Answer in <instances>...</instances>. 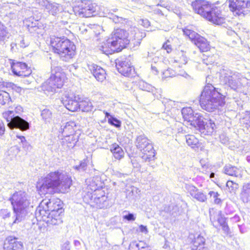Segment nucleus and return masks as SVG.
<instances>
[{"label":"nucleus","mask_w":250,"mask_h":250,"mask_svg":"<svg viewBox=\"0 0 250 250\" xmlns=\"http://www.w3.org/2000/svg\"><path fill=\"white\" fill-rule=\"evenodd\" d=\"M11 98L9 93L4 90H0V104L4 105L9 103Z\"/></svg>","instance_id":"nucleus-33"},{"label":"nucleus","mask_w":250,"mask_h":250,"mask_svg":"<svg viewBox=\"0 0 250 250\" xmlns=\"http://www.w3.org/2000/svg\"><path fill=\"white\" fill-rule=\"evenodd\" d=\"M41 115L43 118L46 119L47 118L50 117L51 113L49 111V110H43L42 111Z\"/></svg>","instance_id":"nucleus-49"},{"label":"nucleus","mask_w":250,"mask_h":250,"mask_svg":"<svg viewBox=\"0 0 250 250\" xmlns=\"http://www.w3.org/2000/svg\"><path fill=\"white\" fill-rule=\"evenodd\" d=\"M192 196L198 201L202 202H205L207 199L206 195L198 189H196L195 193L192 194Z\"/></svg>","instance_id":"nucleus-37"},{"label":"nucleus","mask_w":250,"mask_h":250,"mask_svg":"<svg viewBox=\"0 0 250 250\" xmlns=\"http://www.w3.org/2000/svg\"><path fill=\"white\" fill-rule=\"evenodd\" d=\"M242 194L244 196H246L250 194V183H247L243 186Z\"/></svg>","instance_id":"nucleus-46"},{"label":"nucleus","mask_w":250,"mask_h":250,"mask_svg":"<svg viewBox=\"0 0 250 250\" xmlns=\"http://www.w3.org/2000/svg\"><path fill=\"white\" fill-rule=\"evenodd\" d=\"M205 238L201 235L193 236L187 245V250H207Z\"/></svg>","instance_id":"nucleus-16"},{"label":"nucleus","mask_w":250,"mask_h":250,"mask_svg":"<svg viewBox=\"0 0 250 250\" xmlns=\"http://www.w3.org/2000/svg\"><path fill=\"white\" fill-rule=\"evenodd\" d=\"M201 107L208 112H213L225 104V97L211 84L206 85L199 98Z\"/></svg>","instance_id":"nucleus-5"},{"label":"nucleus","mask_w":250,"mask_h":250,"mask_svg":"<svg viewBox=\"0 0 250 250\" xmlns=\"http://www.w3.org/2000/svg\"><path fill=\"white\" fill-rule=\"evenodd\" d=\"M204 128L203 129H200L198 128L200 131L203 133L208 134L212 133L214 130V127L215 126V124L211 121H209L208 123H206L204 122Z\"/></svg>","instance_id":"nucleus-32"},{"label":"nucleus","mask_w":250,"mask_h":250,"mask_svg":"<svg viewBox=\"0 0 250 250\" xmlns=\"http://www.w3.org/2000/svg\"><path fill=\"white\" fill-rule=\"evenodd\" d=\"M146 36L145 32L135 27L130 26L127 29L117 28L111 34V39L117 45L118 51H122L129 44L130 41L134 44H140Z\"/></svg>","instance_id":"nucleus-4"},{"label":"nucleus","mask_w":250,"mask_h":250,"mask_svg":"<svg viewBox=\"0 0 250 250\" xmlns=\"http://www.w3.org/2000/svg\"><path fill=\"white\" fill-rule=\"evenodd\" d=\"M182 114L184 121L189 123L191 126L200 129L204 128V122L197 114H194L191 107H184L182 110Z\"/></svg>","instance_id":"nucleus-10"},{"label":"nucleus","mask_w":250,"mask_h":250,"mask_svg":"<svg viewBox=\"0 0 250 250\" xmlns=\"http://www.w3.org/2000/svg\"><path fill=\"white\" fill-rule=\"evenodd\" d=\"M17 138L20 139L21 142L25 143L26 142V139L24 136H17Z\"/></svg>","instance_id":"nucleus-55"},{"label":"nucleus","mask_w":250,"mask_h":250,"mask_svg":"<svg viewBox=\"0 0 250 250\" xmlns=\"http://www.w3.org/2000/svg\"><path fill=\"white\" fill-rule=\"evenodd\" d=\"M93 196L95 199H100L101 198H104V192L103 189L98 188L94 191Z\"/></svg>","instance_id":"nucleus-42"},{"label":"nucleus","mask_w":250,"mask_h":250,"mask_svg":"<svg viewBox=\"0 0 250 250\" xmlns=\"http://www.w3.org/2000/svg\"><path fill=\"white\" fill-rule=\"evenodd\" d=\"M214 176V174L212 173L211 174H210V177L211 178V177H213Z\"/></svg>","instance_id":"nucleus-57"},{"label":"nucleus","mask_w":250,"mask_h":250,"mask_svg":"<svg viewBox=\"0 0 250 250\" xmlns=\"http://www.w3.org/2000/svg\"><path fill=\"white\" fill-rule=\"evenodd\" d=\"M228 85L229 86H234L236 85V82L233 79L231 76L228 81Z\"/></svg>","instance_id":"nucleus-53"},{"label":"nucleus","mask_w":250,"mask_h":250,"mask_svg":"<svg viewBox=\"0 0 250 250\" xmlns=\"http://www.w3.org/2000/svg\"><path fill=\"white\" fill-rule=\"evenodd\" d=\"M183 31L184 35L188 37L193 43H194L197 39H198V37L201 36L195 31L188 28H184Z\"/></svg>","instance_id":"nucleus-31"},{"label":"nucleus","mask_w":250,"mask_h":250,"mask_svg":"<svg viewBox=\"0 0 250 250\" xmlns=\"http://www.w3.org/2000/svg\"><path fill=\"white\" fill-rule=\"evenodd\" d=\"M104 114H105V116L106 117H108V116H110V114L108 112H106V111H105L104 112Z\"/></svg>","instance_id":"nucleus-56"},{"label":"nucleus","mask_w":250,"mask_h":250,"mask_svg":"<svg viewBox=\"0 0 250 250\" xmlns=\"http://www.w3.org/2000/svg\"><path fill=\"white\" fill-rule=\"evenodd\" d=\"M101 49L102 51L106 54H112L115 52H120L118 51V47L116 44H114L113 42V40L111 39V37L108 39L104 42L102 46Z\"/></svg>","instance_id":"nucleus-22"},{"label":"nucleus","mask_w":250,"mask_h":250,"mask_svg":"<svg viewBox=\"0 0 250 250\" xmlns=\"http://www.w3.org/2000/svg\"><path fill=\"white\" fill-rule=\"evenodd\" d=\"M88 67L90 72L98 81L102 82L106 79V72L101 66L93 63L88 64Z\"/></svg>","instance_id":"nucleus-19"},{"label":"nucleus","mask_w":250,"mask_h":250,"mask_svg":"<svg viewBox=\"0 0 250 250\" xmlns=\"http://www.w3.org/2000/svg\"><path fill=\"white\" fill-rule=\"evenodd\" d=\"M162 48L166 50L167 53H170L173 50L170 41L168 39L163 44Z\"/></svg>","instance_id":"nucleus-40"},{"label":"nucleus","mask_w":250,"mask_h":250,"mask_svg":"<svg viewBox=\"0 0 250 250\" xmlns=\"http://www.w3.org/2000/svg\"><path fill=\"white\" fill-rule=\"evenodd\" d=\"M164 74L165 75L166 77H171L175 75V72L171 69L168 68L165 71V72H164Z\"/></svg>","instance_id":"nucleus-47"},{"label":"nucleus","mask_w":250,"mask_h":250,"mask_svg":"<svg viewBox=\"0 0 250 250\" xmlns=\"http://www.w3.org/2000/svg\"><path fill=\"white\" fill-rule=\"evenodd\" d=\"M226 187L229 192L234 193L239 188V185L232 180H228L226 183Z\"/></svg>","instance_id":"nucleus-34"},{"label":"nucleus","mask_w":250,"mask_h":250,"mask_svg":"<svg viewBox=\"0 0 250 250\" xmlns=\"http://www.w3.org/2000/svg\"><path fill=\"white\" fill-rule=\"evenodd\" d=\"M108 123L116 127H119L121 125V122L113 117H110L108 120Z\"/></svg>","instance_id":"nucleus-45"},{"label":"nucleus","mask_w":250,"mask_h":250,"mask_svg":"<svg viewBox=\"0 0 250 250\" xmlns=\"http://www.w3.org/2000/svg\"><path fill=\"white\" fill-rule=\"evenodd\" d=\"M62 102L67 109L71 112L80 110V95L70 96L68 94H64L62 97Z\"/></svg>","instance_id":"nucleus-14"},{"label":"nucleus","mask_w":250,"mask_h":250,"mask_svg":"<svg viewBox=\"0 0 250 250\" xmlns=\"http://www.w3.org/2000/svg\"><path fill=\"white\" fill-rule=\"evenodd\" d=\"M6 30L2 25L0 26V39L4 37L6 34Z\"/></svg>","instance_id":"nucleus-51"},{"label":"nucleus","mask_w":250,"mask_h":250,"mask_svg":"<svg viewBox=\"0 0 250 250\" xmlns=\"http://www.w3.org/2000/svg\"><path fill=\"white\" fill-rule=\"evenodd\" d=\"M191 6L195 13L205 19L212 5L210 2L205 0H195L192 2Z\"/></svg>","instance_id":"nucleus-15"},{"label":"nucleus","mask_w":250,"mask_h":250,"mask_svg":"<svg viewBox=\"0 0 250 250\" xmlns=\"http://www.w3.org/2000/svg\"><path fill=\"white\" fill-rule=\"evenodd\" d=\"M7 125L11 129L18 128L21 130H26L29 127L28 123L18 116L14 117L12 122L8 123Z\"/></svg>","instance_id":"nucleus-20"},{"label":"nucleus","mask_w":250,"mask_h":250,"mask_svg":"<svg viewBox=\"0 0 250 250\" xmlns=\"http://www.w3.org/2000/svg\"><path fill=\"white\" fill-rule=\"evenodd\" d=\"M80 110H81L83 112H90L93 109V106L90 101V100L87 98L83 97L80 95Z\"/></svg>","instance_id":"nucleus-26"},{"label":"nucleus","mask_w":250,"mask_h":250,"mask_svg":"<svg viewBox=\"0 0 250 250\" xmlns=\"http://www.w3.org/2000/svg\"><path fill=\"white\" fill-rule=\"evenodd\" d=\"M74 12L79 16L84 18L92 17L95 13V7L90 0H83L73 7Z\"/></svg>","instance_id":"nucleus-11"},{"label":"nucleus","mask_w":250,"mask_h":250,"mask_svg":"<svg viewBox=\"0 0 250 250\" xmlns=\"http://www.w3.org/2000/svg\"><path fill=\"white\" fill-rule=\"evenodd\" d=\"M208 195H209L210 197H212L214 198V202L215 204H220L222 203V200L218 197L219 194L217 192L210 191L209 192Z\"/></svg>","instance_id":"nucleus-41"},{"label":"nucleus","mask_w":250,"mask_h":250,"mask_svg":"<svg viewBox=\"0 0 250 250\" xmlns=\"http://www.w3.org/2000/svg\"><path fill=\"white\" fill-rule=\"evenodd\" d=\"M139 228L141 232H144L145 233H147L148 230L146 226L141 225L139 226Z\"/></svg>","instance_id":"nucleus-54"},{"label":"nucleus","mask_w":250,"mask_h":250,"mask_svg":"<svg viewBox=\"0 0 250 250\" xmlns=\"http://www.w3.org/2000/svg\"><path fill=\"white\" fill-rule=\"evenodd\" d=\"M73 185L71 176L63 177L59 170L51 171L39 178L36 183V189L41 196L46 194H65Z\"/></svg>","instance_id":"nucleus-1"},{"label":"nucleus","mask_w":250,"mask_h":250,"mask_svg":"<svg viewBox=\"0 0 250 250\" xmlns=\"http://www.w3.org/2000/svg\"><path fill=\"white\" fill-rule=\"evenodd\" d=\"M186 142L188 145L193 149H199L201 150L204 149L202 144L199 141V140L193 135H187L186 136Z\"/></svg>","instance_id":"nucleus-24"},{"label":"nucleus","mask_w":250,"mask_h":250,"mask_svg":"<svg viewBox=\"0 0 250 250\" xmlns=\"http://www.w3.org/2000/svg\"><path fill=\"white\" fill-rule=\"evenodd\" d=\"M123 218L128 221H134L135 219L133 214L131 213H129L127 215H125Z\"/></svg>","instance_id":"nucleus-50"},{"label":"nucleus","mask_w":250,"mask_h":250,"mask_svg":"<svg viewBox=\"0 0 250 250\" xmlns=\"http://www.w3.org/2000/svg\"><path fill=\"white\" fill-rule=\"evenodd\" d=\"M48 46L53 54L66 62L72 59L76 54L74 42L64 36H50Z\"/></svg>","instance_id":"nucleus-3"},{"label":"nucleus","mask_w":250,"mask_h":250,"mask_svg":"<svg viewBox=\"0 0 250 250\" xmlns=\"http://www.w3.org/2000/svg\"><path fill=\"white\" fill-rule=\"evenodd\" d=\"M10 68L14 75L21 78L28 77L32 73L30 66L25 62L10 59Z\"/></svg>","instance_id":"nucleus-9"},{"label":"nucleus","mask_w":250,"mask_h":250,"mask_svg":"<svg viewBox=\"0 0 250 250\" xmlns=\"http://www.w3.org/2000/svg\"><path fill=\"white\" fill-rule=\"evenodd\" d=\"M87 161L83 160L81 161L79 165L75 167V169L78 170H85L87 167Z\"/></svg>","instance_id":"nucleus-44"},{"label":"nucleus","mask_w":250,"mask_h":250,"mask_svg":"<svg viewBox=\"0 0 250 250\" xmlns=\"http://www.w3.org/2000/svg\"><path fill=\"white\" fill-rule=\"evenodd\" d=\"M78 129L76 123L74 121H69L67 122L62 130L63 135H67L71 134H75Z\"/></svg>","instance_id":"nucleus-25"},{"label":"nucleus","mask_w":250,"mask_h":250,"mask_svg":"<svg viewBox=\"0 0 250 250\" xmlns=\"http://www.w3.org/2000/svg\"><path fill=\"white\" fill-rule=\"evenodd\" d=\"M229 7L234 15L245 16L250 11V0H228Z\"/></svg>","instance_id":"nucleus-8"},{"label":"nucleus","mask_w":250,"mask_h":250,"mask_svg":"<svg viewBox=\"0 0 250 250\" xmlns=\"http://www.w3.org/2000/svg\"><path fill=\"white\" fill-rule=\"evenodd\" d=\"M139 87L142 90L146 91L147 92H152L153 90V86H152L150 84L144 81L141 82L139 83Z\"/></svg>","instance_id":"nucleus-38"},{"label":"nucleus","mask_w":250,"mask_h":250,"mask_svg":"<svg viewBox=\"0 0 250 250\" xmlns=\"http://www.w3.org/2000/svg\"><path fill=\"white\" fill-rule=\"evenodd\" d=\"M224 173L230 176H233L235 177H242V175L239 174V168L229 164L226 165L224 168Z\"/></svg>","instance_id":"nucleus-28"},{"label":"nucleus","mask_w":250,"mask_h":250,"mask_svg":"<svg viewBox=\"0 0 250 250\" xmlns=\"http://www.w3.org/2000/svg\"><path fill=\"white\" fill-rule=\"evenodd\" d=\"M38 21H35V23L32 22L31 24L27 25L28 29L29 30H30L32 28H37L38 29L42 28L44 29L45 27V25L42 22H38Z\"/></svg>","instance_id":"nucleus-43"},{"label":"nucleus","mask_w":250,"mask_h":250,"mask_svg":"<svg viewBox=\"0 0 250 250\" xmlns=\"http://www.w3.org/2000/svg\"><path fill=\"white\" fill-rule=\"evenodd\" d=\"M23 245L20 238L14 236H8L3 244V250H22Z\"/></svg>","instance_id":"nucleus-17"},{"label":"nucleus","mask_w":250,"mask_h":250,"mask_svg":"<svg viewBox=\"0 0 250 250\" xmlns=\"http://www.w3.org/2000/svg\"><path fill=\"white\" fill-rule=\"evenodd\" d=\"M110 151L112 153V157L115 161H121L125 156V153L122 147L116 143L111 144Z\"/></svg>","instance_id":"nucleus-21"},{"label":"nucleus","mask_w":250,"mask_h":250,"mask_svg":"<svg viewBox=\"0 0 250 250\" xmlns=\"http://www.w3.org/2000/svg\"><path fill=\"white\" fill-rule=\"evenodd\" d=\"M118 72L125 77H132L134 74V68L129 61H120L116 64Z\"/></svg>","instance_id":"nucleus-18"},{"label":"nucleus","mask_w":250,"mask_h":250,"mask_svg":"<svg viewBox=\"0 0 250 250\" xmlns=\"http://www.w3.org/2000/svg\"><path fill=\"white\" fill-rule=\"evenodd\" d=\"M5 128L3 123H0V136H2L5 132Z\"/></svg>","instance_id":"nucleus-52"},{"label":"nucleus","mask_w":250,"mask_h":250,"mask_svg":"<svg viewBox=\"0 0 250 250\" xmlns=\"http://www.w3.org/2000/svg\"><path fill=\"white\" fill-rule=\"evenodd\" d=\"M9 200L12 205L14 212L17 214V217L14 221L16 222L18 220V216L28 207L30 203L27 199L26 193L21 191L14 192Z\"/></svg>","instance_id":"nucleus-7"},{"label":"nucleus","mask_w":250,"mask_h":250,"mask_svg":"<svg viewBox=\"0 0 250 250\" xmlns=\"http://www.w3.org/2000/svg\"><path fill=\"white\" fill-rule=\"evenodd\" d=\"M194 44L199 48L202 53L210 51L211 46L209 42L205 37L200 36Z\"/></svg>","instance_id":"nucleus-23"},{"label":"nucleus","mask_w":250,"mask_h":250,"mask_svg":"<svg viewBox=\"0 0 250 250\" xmlns=\"http://www.w3.org/2000/svg\"><path fill=\"white\" fill-rule=\"evenodd\" d=\"M10 86L12 88V89L18 93H20L22 90L21 87L18 86L13 83H11L10 84Z\"/></svg>","instance_id":"nucleus-48"},{"label":"nucleus","mask_w":250,"mask_h":250,"mask_svg":"<svg viewBox=\"0 0 250 250\" xmlns=\"http://www.w3.org/2000/svg\"><path fill=\"white\" fill-rule=\"evenodd\" d=\"M227 16L221 7L212 6L205 19L216 25H221L226 22Z\"/></svg>","instance_id":"nucleus-12"},{"label":"nucleus","mask_w":250,"mask_h":250,"mask_svg":"<svg viewBox=\"0 0 250 250\" xmlns=\"http://www.w3.org/2000/svg\"><path fill=\"white\" fill-rule=\"evenodd\" d=\"M177 62L179 63V65L185 64L188 62V58L183 51H182L181 54L178 55L177 59L175 60Z\"/></svg>","instance_id":"nucleus-36"},{"label":"nucleus","mask_w":250,"mask_h":250,"mask_svg":"<svg viewBox=\"0 0 250 250\" xmlns=\"http://www.w3.org/2000/svg\"><path fill=\"white\" fill-rule=\"evenodd\" d=\"M210 219L214 228L217 229L221 228L226 235L230 234V230L228 225L227 219L221 212L210 214Z\"/></svg>","instance_id":"nucleus-13"},{"label":"nucleus","mask_w":250,"mask_h":250,"mask_svg":"<svg viewBox=\"0 0 250 250\" xmlns=\"http://www.w3.org/2000/svg\"><path fill=\"white\" fill-rule=\"evenodd\" d=\"M67 80V74L64 69L61 66H56L52 71L49 79L42 84L44 91L53 92L57 89L62 88Z\"/></svg>","instance_id":"nucleus-6"},{"label":"nucleus","mask_w":250,"mask_h":250,"mask_svg":"<svg viewBox=\"0 0 250 250\" xmlns=\"http://www.w3.org/2000/svg\"><path fill=\"white\" fill-rule=\"evenodd\" d=\"M64 138L63 139V145H66L68 147H74L79 140V137L75 134H71L63 135Z\"/></svg>","instance_id":"nucleus-29"},{"label":"nucleus","mask_w":250,"mask_h":250,"mask_svg":"<svg viewBox=\"0 0 250 250\" xmlns=\"http://www.w3.org/2000/svg\"><path fill=\"white\" fill-rule=\"evenodd\" d=\"M45 8L47 12L53 15L56 14L59 11L58 7L56 4L49 2L45 5Z\"/></svg>","instance_id":"nucleus-35"},{"label":"nucleus","mask_w":250,"mask_h":250,"mask_svg":"<svg viewBox=\"0 0 250 250\" xmlns=\"http://www.w3.org/2000/svg\"><path fill=\"white\" fill-rule=\"evenodd\" d=\"M137 147L140 151L152 145L147 138L144 135H140L136 139Z\"/></svg>","instance_id":"nucleus-30"},{"label":"nucleus","mask_w":250,"mask_h":250,"mask_svg":"<svg viewBox=\"0 0 250 250\" xmlns=\"http://www.w3.org/2000/svg\"><path fill=\"white\" fill-rule=\"evenodd\" d=\"M142 152V157L145 161H150L152 160L155 156V150L152 145L148 146L147 148L141 151Z\"/></svg>","instance_id":"nucleus-27"},{"label":"nucleus","mask_w":250,"mask_h":250,"mask_svg":"<svg viewBox=\"0 0 250 250\" xmlns=\"http://www.w3.org/2000/svg\"><path fill=\"white\" fill-rule=\"evenodd\" d=\"M64 208L63 203L59 198L45 202L42 200L36 210L38 220L52 225H57L62 222Z\"/></svg>","instance_id":"nucleus-2"},{"label":"nucleus","mask_w":250,"mask_h":250,"mask_svg":"<svg viewBox=\"0 0 250 250\" xmlns=\"http://www.w3.org/2000/svg\"><path fill=\"white\" fill-rule=\"evenodd\" d=\"M3 117L6 120V121L9 123L12 122L14 119V111L11 110H8L4 111L2 114Z\"/></svg>","instance_id":"nucleus-39"}]
</instances>
